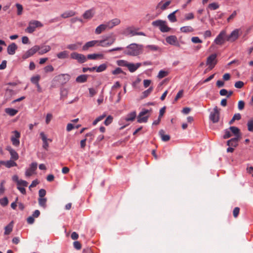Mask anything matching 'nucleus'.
Returning a JSON list of instances; mask_svg holds the SVG:
<instances>
[{"label": "nucleus", "mask_w": 253, "mask_h": 253, "mask_svg": "<svg viewBox=\"0 0 253 253\" xmlns=\"http://www.w3.org/2000/svg\"><path fill=\"white\" fill-rule=\"evenodd\" d=\"M239 211H240L239 208L236 207L234 208V209L233 210V214L235 218H236L238 216Z\"/></svg>", "instance_id": "nucleus-58"}, {"label": "nucleus", "mask_w": 253, "mask_h": 253, "mask_svg": "<svg viewBox=\"0 0 253 253\" xmlns=\"http://www.w3.org/2000/svg\"><path fill=\"white\" fill-rule=\"evenodd\" d=\"M116 40V37L113 34L104 37L102 40H98V46L107 47L112 45Z\"/></svg>", "instance_id": "nucleus-2"}, {"label": "nucleus", "mask_w": 253, "mask_h": 253, "mask_svg": "<svg viewBox=\"0 0 253 253\" xmlns=\"http://www.w3.org/2000/svg\"><path fill=\"white\" fill-rule=\"evenodd\" d=\"M152 25L156 27H159L162 32H168L170 30V28L167 25V22L162 20H157L152 22Z\"/></svg>", "instance_id": "nucleus-4"}, {"label": "nucleus", "mask_w": 253, "mask_h": 253, "mask_svg": "<svg viewBox=\"0 0 253 253\" xmlns=\"http://www.w3.org/2000/svg\"><path fill=\"white\" fill-rule=\"evenodd\" d=\"M112 73L113 75H118L123 73V71L121 68H117L115 70H113Z\"/></svg>", "instance_id": "nucleus-62"}, {"label": "nucleus", "mask_w": 253, "mask_h": 253, "mask_svg": "<svg viewBox=\"0 0 253 253\" xmlns=\"http://www.w3.org/2000/svg\"><path fill=\"white\" fill-rule=\"evenodd\" d=\"M244 85V83L242 81L236 82L235 84V87L237 88H241Z\"/></svg>", "instance_id": "nucleus-57"}, {"label": "nucleus", "mask_w": 253, "mask_h": 253, "mask_svg": "<svg viewBox=\"0 0 253 253\" xmlns=\"http://www.w3.org/2000/svg\"><path fill=\"white\" fill-rule=\"evenodd\" d=\"M74 247L75 249L77 250H80L81 249L82 246L81 243L78 241H75L74 242Z\"/></svg>", "instance_id": "nucleus-64"}, {"label": "nucleus", "mask_w": 253, "mask_h": 253, "mask_svg": "<svg viewBox=\"0 0 253 253\" xmlns=\"http://www.w3.org/2000/svg\"><path fill=\"white\" fill-rule=\"evenodd\" d=\"M46 195V191L43 189H41L39 191V198H44Z\"/></svg>", "instance_id": "nucleus-59"}, {"label": "nucleus", "mask_w": 253, "mask_h": 253, "mask_svg": "<svg viewBox=\"0 0 253 253\" xmlns=\"http://www.w3.org/2000/svg\"><path fill=\"white\" fill-rule=\"evenodd\" d=\"M39 50H40V46L35 45L27 51L23 55L22 58L26 59L36 53Z\"/></svg>", "instance_id": "nucleus-9"}, {"label": "nucleus", "mask_w": 253, "mask_h": 253, "mask_svg": "<svg viewBox=\"0 0 253 253\" xmlns=\"http://www.w3.org/2000/svg\"><path fill=\"white\" fill-rule=\"evenodd\" d=\"M106 117L105 114H103L97 117L92 123L93 125H96L99 122L102 120Z\"/></svg>", "instance_id": "nucleus-47"}, {"label": "nucleus", "mask_w": 253, "mask_h": 253, "mask_svg": "<svg viewBox=\"0 0 253 253\" xmlns=\"http://www.w3.org/2000/svg\"><path fill=\"white\" fill-rule=\"evenodd\" d=\"M230 130L235 136V137H240L241 138V134L240 129L236 126H230L229 127Z\"/></svg>", "instance_id": "nucleus-28"}, {"label": "nucleus", "mask_w": 253, "mask_h": 253, "mask_svg": "<svg viewBox=\"0 0 253 253\" xmlns=\"http://www.w3.org/2000/svg\"><path fill=\"white\" fill-rule=\"evenodd\" d=\"M142 64L140 63H137L136 64L128 63L127 66V68L130 72H135L138 68L141 66Z\"/></svg>", "instance_id": "nucleus-23"}, {"label": "nucleus", "mask_w": 253, "mask_h": 253, "mask_svg": "<svg viewBox=\"0 0 253 253\" xmlns=\"http://www.w3.org/2000/svg\"><path fill=\"white\" fill-rule=\"evenodd\" d=\"M5 112L10 116H14L18 113V110L13 108H7L5 109Z\"/></svg>", "instance_id": "nucleus-34"}, {"label": "nucleus", "mask_w": 253, "mask_h": 253, "mask_svg": "<svg viewBox=\"0 0 253 253\" xmlns=\"http://www.w3.org/2000/svg\"><path fill=\"white\" fill-rule=\"evenodd\" d=\"M240 139V137L239 136L231 138L227 141V145L234 148L236 147L238 145V142Z\"/></svg>", "instance_id": "nucleus-18"}, {"label": "nucleus", "mask_w": 253, "mask_h": 253, "mask_svg": "<svg viewBox=\"0 0 253 253\" xmlns=\"http://www.w3.org/2000/svg\"><path fill=\"white\" fill-rule=\"evenodd\" d=\"M169 74V72L167 71L160 70L158 73L157 77L159 79H162L165 77H167Z\"/></svg>", "instance_id": "nucleus-40"}, {"label": "nucleus", "mask_w": 253, "mask_h": 253, "mask_svg": "<svg viewBox=\"0 0 253 253\" xmlns=\"http://www.w3.org/2000/svg\"><path fill=\"white\" fill-rule=\"evenodd\" d=\"M98 46V40H93L87 42L83 46L84 50H87L89 48L93 47L95 45Z\"/></svg>", "instance_id": "nucleus-20"}, {"label": "nucleus", "mask_w": 253, "mask_h": 253, "mask_svg": "<svg viewBox=\"0 0 253 253\" xmlns=\"http://www.w3.org/2000/svg\"><path fill=\"white\" fill-rule=\"evenodd\" d=\"M121 20L119 18H114L106 23L108 29H112L114 27L119 25Z\"/></svg>", "instance_id": "nucleus-14"}, {"label": "nucleus", "mask_w": 253, "mask_h": 253, "mask_svg": "<svg viewBox=\"0 0 253 253\" xmlns=\"http://www.w3.org/2000/svg\"><path fill=\"white\" fill-rule=\"evenodd\" d=\"M117 65L119 66L126 67L128 62L124 60H119L117 61Z\"/></svg>", "instance_id": "nucleus-44"}, {"label": "nucleus", "mask_w": 253, "mask_h": 253, "mask_svg": "<svg viewBox=\"0 0 253 253\" xmlns=\"http://www.w3.org/2000/svg\"><path fill=\"white\" fill-rule=\"evenodd\" d=\"M113 120V118L111 116H108L105 120L104 123L106 126H108L112 122Z\"/></svg>", "instance_id": "nucleus-50"}, {"label": "nucleus", "mask_w": 253, "mask_h": 253, "mask_svg": "<svg viewBox=\"0 0 253 253\" xmlns=\"http://www.w3.org/2000/svg\"><path fill=\"white\" fill-rule=\"evenodd\" d=\"M239 32L238 29L234 30L230 35L226 36V40L230 42L235 41L239 37Z\"/></svg>", "instance_id": "nucleus-16"}, {"label": "nucleus", "mask_w": 253, "mask_h": 253, "mask_svg": "<svg viewBox=\"0 0 253 253\" xmlns=\"http://www.w3.org/2000/svg\"><path fill=\"white\" fill-rule=\"evenodd\" d=\"M208 7L211 10H215L219 8V5L216 2L209 4Z\"/></svg>", "instance_id": "nucleus-48"}, {"label": "nucleus", "mask_w": 253, "mask_h": 253, "mask_svg": "<svg viewBox=\"0 0 253 253\" xmlns=\"http://www.w3.org/2000/svg\"><path fill=\"white\" fill-rule=\"evenodd\" d=\"M68 56V51L66 50L60 52L57 54V57H58V58L60 59L67 58Z\"/></svg>", "instance_id": "nucleus-35"}, {"label": "nucleus", "mask_w": 253, "mask_h": 253, "mask_svg": "<svg viewBox=\"0 0 253 253\" xmlns=\"http://www.w3.org/2000/svg\"><path fill=\"white\" fill-rule=\"evenodd\" d=\"M75 15V12L72 10L65 11L61 14L60 16L63 18H67Z\"/></svg>", "instance_id": "nucleus-33"}, {"label": "nucleus", "mask_w": 253, "mask_h": 253, "mask_svg": "<svg viewBox=\"0 0 253 253\" xmlns=\"http://www.w3.org/2000/svg\"><path fill=\"white\" fill-rule=\"evenodd\" d=\"M16 6L17 8V15H20L22 14L23 11V6L21 4L17 3Z\"/></svg>", "instance_id": "nucleus-53"}, {"label": "nucleus", "mask_w": 253, "mask_h": 253, "mask_svg": "<svg viewBox=\"0 0 253 253\" xmlns=\"http://www.w3.org/2000/svg\"><path fill=\"white\" fill-rule=\"evenodd\" d=\"M86 58L88 59H91V60H95V59H97V58L102 59V58H103V55L102 54H97V53L91 54L87 55Z\"/></svg>", "instance_id": "nucleus-32"}, {"label": "nucleus", "mask_w": 253, "mask_h": 253, "mask_svg": "<svg viewBox=\"0 0 253 253\" xmlns=\"http://www.w3.org/2000/svg\"><path fill=\"white\" fill-rule=\"evenodd\" d=\"M13 226V222L11 221L7 226L4 228V235H9L12 231Z\"/></svg>", "instance_id": "nucleus-29"}, {"label": "nucleus", "mask_w": 253, "mask_h": 253, "mask_svg": "<svg viewBox=\"0 0 253 253\" xmlns=\"http://www.w3.org/2000/svg\"><path fill=\"white\" fill-rule=\"evenodd\" d=\"M136 116V112L135 111L132 112L130 113L127 114L126 118V121H133Z\"/></svg>", "instance_id": "nucleus-38"}, {"label": "nucleus", "mask_w": 253, "mask_h": 253, "mask_svg": "<svg viewBox=\"0 0 253 253\" xmlns=\"http://www.w3.org/2000/svg\"><path fill=\"white\" fill-rule=\"evenodd\" d=\"M183 92H184V91L183 89H181L179 91V92L177 93V94H176V95L174 98V102H176L179 99H180V98H181L183 96Z\"/></svg>", "instance_id": "nucleus-49"}, {"label": "nucleus", "mask_w": 253, "mask_h": 253, "mask_svg": "<svg viewBox=\"0 0 253 253\" xmlns=\"http://www.w3.org/2000/svg\"><path fill=\"white\" fill-rule=\"evenodd\" d=\"M146 48L153 51H157L159 49L158 46L155 45H148L146 46Z\"/></svg>", "instance_id": "nucleus-56"}, {"label": "nucleus", "mask_w": 253, "mask_h": 253, "mask_svg": "<svg viewBox=\"0 0 253 253\" xmlns=\"http://www.w3.org/2000/svg\"><path fill=\"white\" fill-rule=\"evenodd\" d=\"M62 84H66L70 80V76L67 74H61L55 77Z\"/></svg>", "instance_id": "nucleus-15"}, {"label": "nucleus", "mask_w": 253, "mask_h": 253, "mask_svg": "<svg viewBox=\"0 0 253 253\" xmlns=\"http://www.w3.org/2000/svg\"><path fill=\"white\" fill-rule=\"evenodd\" d=\"M232 136V134L231 133V132L230 130L226 129L225 131V134L223 135V137L224 139H227L229 137H230Z\"/></svg>", "instance_id": "nucleus-60"}, {"label": "nucleus", "mask_w": 253, "mask_h": 253, "mask_svg": "<svg viewBox=\"0 0 253 253\" xmlns=\"http://www.w3.org/2000/svg\"><path fill=\"white\" fill-rule=\"evenodd\" d=\"M150 111L147 109H143L140 112L137 117V122L139 123H146L147 122L149 115L147 114L149 113Z\"/></svg>", "instance_id": "nucleus-8"}, {"label": "nucleus", "mask_w": 253, "mask_h": 253, "mask_svg": "<svg viewBox=\"0 0 253 253\" xmlns=\"http://www.w3.org/2000/svg\"><path fill=\"white\" fill-rule=\"evenodd\" d=\"M87 78V75H82L78 76L76 79V81L77 83H83L86 81Z\"/></svg>", "instance_id": "nucleus-37"}, {"label": "nucleus", "mask_w": 253, "mask_h": 253, "mask_svg": "<svg viewBox=\"0 0 253 253\" xmlns=\"http://www.w3.org/2000/svg\"><path fill=\"white\" fill-rule=\"evenodd\" d=\"M137 29L134 27H127L124 31L123 34L126 36L132 37L134 36H145V34L142 32H137Z\"/></svg>", "instance_id": "nucleus-5"}, {"label": "nucleus", "mask_w": 253, "mask_h": 253, "mask_svg": "<svg viewBox=\"0 0 253 253\" xmlns=\"http://www.w3.org/2000/svg\"><path fill=\"white\" fill-rule=\"evenodd\" d=\"M248 129L249 131L253 132V120H250L247 123Z\"/></svg>", "instance_id": "nucleus-51"}, {"label": "nucleus", "mask_w": 253, "mask_h": 253, "mask_svg": "<svg viewBox=\"0 0 253 253\" xmlns=\"http://www.w3.org/2000/svg\"><path fill=\"white\" fill-rule=\"evenodd\" d=\"M216 54H212L207 58L206 64L209 66L208 69L210 70H212L216 64Z\"/></svg>", "instance_id": "nucleus-6"}, {"label": "nucleus", "mask_w": 253, "mask_h": 253, "mask_svg": "<svg viewBox=\"0 0 253 253\" xmlns=\"http://www.w3.org/2000/svg\"><path fill=\"white\" fill-rule=\"evenodd\" d=\"M37 163L36 162L32 163L30 168L27 169L25 172V175L27 177H30L32 175L37 169Z\"/></svg>", "instance_id": "nucleus-12"}, {"label": "nucleus", "mask_w": 253, "mask_h": 253, "mask_svg": "<svg viewBox=\"0 0 253 253\" xmlns=\"http://www.w3.org/2000/svg\"><path fill=\"white\" fill-rule=\"evenodd\" d=\"M40 80V76L39 75H37L36 76L32 77L31 78V81L33 84H35L39 83V82Z\"/></svg>", "instance_id": "nucleus-45"}, {"label": "nucleus", "mask_w": 253, "mask_h": 253, "mask_svg": "<svg viewBox=\"0 0 253 253\" xmlns=\"http://www.w3.org/2000/svg\"><path fill=\"white\" fill-rule=\"evenodd\" d=\"M180 31L183 33H190L193 32L194 29L192 27L188 26L181 27Z\"/></svg>", "instance_id": "nucleus-39"}, {"label": "nucleus", "mask_w": 253, "mask_h": 253, "mask_svg": "<svg viewBox=\"0 0 253 253\" xmlns=\"http://www.w3.org/2000/svg\"><path fill=\"white\" fill-rule=\"evenodd\" d=\"M71 57L72 59L77 60L78 62L80 63H83L87 60V58L85 55L77 52H73L71 53Z\"/></svg>", "instance_id": "nucleus-10"}, {"label": "nucleus", "mask_w": 253, "mask_h": 253, "mask_svg": "<svg viewBox=\"0 0 253 253\" xmlns=\"http://www.w3.org/2000/svg\"><path fill=\"white\" fill-rule=\"evenodd\" d=\"M94 13L95 11L94 9L92 8L85 11V12L84 13L83 16L84 19H90L91 18L93 17Z\"/></svg>", "instance_id": "nucleus-25"}, {"label": "nucleus", "mask_w": 253, "mask_h": 253, "mask_svg": "<svg viewBox=\"0 0 253 253\" xmlns=\"http://www.w3.org/2000/svg\"><path fill=\"white\" fill-rule=\"evenodd\" d=\"M46 202L47 199L45 198H39L38 199L39 206L43 209H45L46 208Z\"/></svg>", "instance_id": "nucleus-36"}, {"label": "nucleus", "mask_w": 253, "mask_h": 253, "mask_svg": "<svg viewBox=\"0 0 253 253\" xmlns=\"http://www.w3.org/2000/svg\"><path fill=\"white\" fill-rule=\"evenodd\" d=\"M153 89V87H149L148 89L143 92V97L145 98L148 96L152 91Z\"/></svg>", "instance_id": "nucleus-46"}, {"label": "nucleus", "mask_w": 253, "mask_h": 253, "mask_svg": "<svg viewBox=\"0 0 253 253\" xmlns=\"http://www.w3.org/2000/svg\"><path fill=\"white\" fill-rule=\"evenodd\" d=\"M43 26V24L40 21L32 20L29 22L28 26L25 31L26 33L32 34L35 31L37 28H41Z\"/></svg>", "instance_id": "nucleus-3"}, {"label": "nucleus", "mask_w": 253, "mask_h": 253, "mask_svg": "<svg viewBox=\"0 0 253 253\" xmlns=\"http://www.w3.org/2000/svg\"><path fill=\"white\" fill-rule=\"evenodd\" d=\"M107 29H108V28L107 27L106 24H101L98 27H97V28L95 29V33L96 34L99 35Z\"/></svg>", "instance_id": "nucleus-27"}, {"label": "nucleus", "mask_w": 253, "mask_h": 253, "mask_svg": "<svg viewBox=\"0 0 253 253\" xmlns=\"http://www.w3.org/2000/svg\"><path fill=\"white\" fill-rule=\"evenodd\" d=\"M159 133L163 141H168L170 139V136L169 135L165 134V131L163 129H161Z\"/></svg>", "instance_id": "nucleus-31"}, {"label": "nucleus", "mask_w": 253, "mask_h": 253, "mask_svg": "<svg viewBox=\"0 0 253 253\" xmlns=\"http://www.w3.org/2000/svg\"><path fill=\"white\" fill-rule=\"evenodd\" d=\"M40 136L43 141L42 147L46 150H48V143L47 141H49L50 142L52 141L51 139H47L46 136L44 134L43 132H41L40 133Z\"/></svg>", "instance_id": "nucleus-17"}, {"label": "nucleus", "mask_w": 253, "mask_h": 253, "mask_svg": "<svg viewBox=\"0 0 253 253\" xmlns=\"http://www.w3.org/2000/svg\"><path fill=\"white\" fill-rule=\"evenodd\" d=\"M166 41L171 45H177V44H178L177 39L175 36H169L167 37Z\"/></svg>", "instance_id": "nucleus-21"}, {"label": "nucleus", "mask_w": 253, "mask_h": 253, "mask_svg": "<svg viewBox=\"0 0 253 253\" xmlns=\"http://www.w3.org/2000/svg\"><path fill=\"white\" fill-rule=\"evenodd\" d=\"M8 203V199L6 197H4L0 199V204L2 206H6Z\"/></svg>", "instance_id": "nucleus-54"}, {"label": "nucleus", "mask_w": 253, "mask_h": 253, "mask_svg": "<svg viewBox=\"0 0 253 253\" xmlns=\"http://www.w3.org/2000/svg\"><path fill=\"white\" fill-rule=\"evenodd\" d=\"M4 165L7 168H11L12 167L16 166L17 164L14 161L9 160V161H7L5 162V163H4Z\"/></svg>", "instance_id": "nucleus-43"}, {"label": "nucleus", "mask_w": 253, "mask_h": 253, "mask_svg": "<svg viewBox=\"0 0 253 253\" xmlns=\"http://www.w3.org/2000/svg\"><path fill=\"white\" fill-rule=\"evenodd\" d=\"M226 37V31L222 30L214 40V42L216 44L221 45L223 43Z\"/></svg>", "instance_id": "nucleus-11"}, {"label": "nucleus", "mask_w": 253, "mask_h": 253, "mask_svg": "<svg viewBox=\"0 0 253 253\" xmlns=\"http://www.w3.org/2000/svg\"><path fill=\"white\" fill-rule=\"evenodd\" d=\"M51 50V47L49 45H42V46H40V50L38 51L39 54L40 55L43 54L44 53H47L49 51Z\"/></svg>", "instance_id": "nucleus-26"}, {"label": "nucleus", "mask_w": 253, "mask_h": 253, "mask_svg": "<svg viewBox=\"0 0 253 253\" xmlns=\"http://www.w3.org/2000/svg\"><path fill=\"white\" fill-rule=\"evenodd\" d=\"M12 180L17 183V185L19 186H23V187H27L28 183L24 180L19 179L18 176L17 175H14L12 176Z\"/></svg>", "instance_id": "nucleus-19"}, {"label": "nucleus", "mask_w": 253, "mask_h": 253, "mask_svg": "<svg viewBox=\"0 0 253 253\" xmlns=\"http://www.w3.org/2000/svg\"><path fill=\"white\" fill-rule=\"evenodd\" d=\"M191 41L195 43L202 42V41L198 37H192L191 39Z\"/></svg>", "instance_id": "nucleus-61"}, {"label": "nucleus", "mask_w": 253, "mask_h": 253, "mask_svg": "<svg viewBox=\"0 0 253 253\" xmlns=\"http://www.w3.org/2000/svg\"><path fill=\"white\" fill-rule=\"evenodd\" d=\"M82 45V43L77 42L75 43L70 44L67 45V48L71 50H77L80 46Z\"/></svg>", "instance_id": "nucleus-30"}, {"label": "nucleus", "mask_w": 253, "mask_h": 253, "mask_svg": "<svg viewBox=\"0 0 253 253\" xmlns=\"http://www.w3.org/2000/svg\"><path fill=\"white\" fill-rule=\"evenodd\" d=\"M17 49V45L13 42L9 44L7 48V53L9 55H13L15 53L16 50Z\"/></svg>", "instance_id": "nucleus-24"}, {"label": "nucleus", "mask_w": 253, "mask_h": 253, "mask_svg": "<svg viewBox=\"0 0 253 253\" xmlns=\"http://www.w3.org/2000/svg\"><path fill=\"white\" fill-rule=\"evenodd\" d=\"M13 133L14 134V135L11 137L12 143L15 146H18L20 144L19 139L20 137V133L17 130L14 131Z\"/></svg>", "instance_id": "nucleus-13"}, {"label": "nucleus", "mask_w": 253, "mask_h": 253, "mask_svg": "<svg viewBox=\"0 0 253 253\" xmlns=\"http://www.w3.org/2000/svg\"><path fill=\"white\" fill-rule=\"evenodd\" d=\"M44 71L45 73L51 72L54 71V68L51 65H47L44 68Z\"/></svg>", "instance_id": "nucleus-52"}, {"label": "nucleus", "mask_w": 253, "mask_h": 253, "mask_svg": "<svg viewBox=\"0 0 253 253\" xmlns=\"http://www.w3.org/2000/svg\"><path fill=\"white\" fill-rule=\"evenodd\" d=\"M177 10H175V11H173V12H172L171 13L169 14L168 15V19L171 22H175L177 20L176 16L175 15V14L176 12H177Z\"/></svg>", "instance_id": "nucleus-41"}, {"label": "nucleus", "mask_w": 253, "mask_h": 253, "mask_svg": "<svg viewBox=\"0 0 253 253\" xmlns=\"http://www.w3.org/2000/svg\"><path fill=\"white\" fill-rule=\"evenodd\" d=\"M185 19L186 20H189L193 19L194 18V15L193 13H189L188 14H186L185 16Z\"/></svg>", "instance_id": "nucleus-63"}, {"label": "nucleus", "mask_w": 253, "mask_h": 253, "mask_svg": "<svg viewBox=\"0 0 253 253\" xmlns=\"http://www.w3.org/2000/svg\"><path fill=\"white\" fill-rule=\"evenodd\" d=\"M220 109L215 106L210 115V119L213 123H217L219 120Z\"/></svg>", "instance_id": "nucleus-7"}, {"label": "nucleus", "mask_w": 253, "mask_h": 253, "mask_svg": "<svg viewBox=\"0 0 253 253\" xmlns=\"http://www.w3.org/2000/svg\"><path fill=\"white\" fill-rule=\"evenodd\" d=\"M141 45L136 43H131L126 47L124 53L130 56H137L142 52Z\"/></svg>", "instance_id": "nucleus-1"}, {"label": "nucleus", "mask_w": 253, "mask_h": 253, "mask_svg": "<svg viewBox=\"0 0 253 253\" xmlns=\"http://www.w3.org/2000/svg\"><path fill=\"white\" fill-rule=\"evenodd\" d=\"M107 67V66L106 64H102L99 66L98 67H96V69L95 70H96V71L98 73L101 72L105 71Z\"/></svg>", "instance_id": "nucleus-42"}, {"label": "nucleus", "mask_w": 253, "mask_h": 253, "mask_svg": "<svg viewBox=\"0 0 253 253\" xmlns=\"http://www.w3.org/2000/svg\"><path fill=\"white\" fill-rule=\"evenodd\" d=\"M245 107V102L243 100H240L238 103V108L239 110H242Z\"/></svg>", "instance_id": "nucleus-55"}, {"label": "nucleus", "mask_w": 253, "mask_h": 253, "mask_svg": "<svg viewBox=\"0 0 253 253\" xmlns=\"http://www.w3.org/2000/svg\"><path fill=\"white\" fill-rule=\"evenodd\" d=\"M6 150L8 151L11 156V158L14 160H17L19 158L18 153L10 146H7Z\"/></svg>", "instance_id": "nucleus-22"}]
</instances>
